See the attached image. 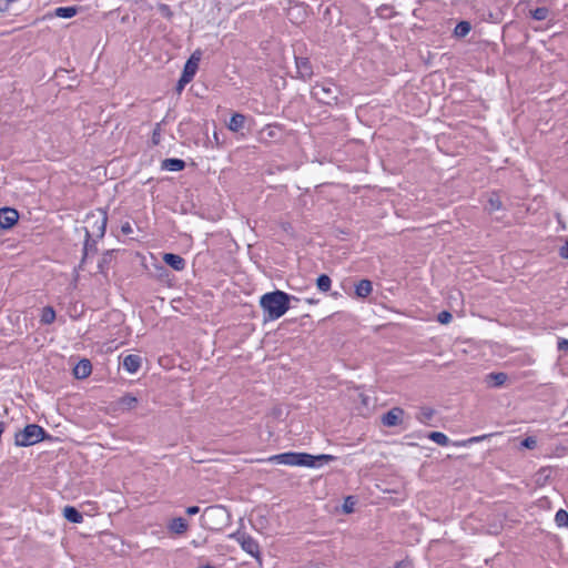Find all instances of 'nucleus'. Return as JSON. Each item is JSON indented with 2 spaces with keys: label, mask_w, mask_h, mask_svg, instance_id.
<instances>
[{
  "label": "nucleus",
  "mask_w": 568,
  "mask_h": 568,
  "mask_svg": "<svg viewBox=\"0 0 568 568\" xmlns=\"http://www.w3.org/2000/svg\"><path fill=\"white\" fill-rule=\"evenodd\" d=\"M121 231H122V233H123V234H125V235L131 234V233H132V226H131V224H130L129 222H126V223L122 224V226H121Z\"/></svg>",
  "instance_id": "nucleus-37"
},
{
  "label": "nucleus",
  "mask_w": 568,
  "mask_h": 568,
  "mask_svg": "<svg viewBox=\"0 0 568 568\" xmlns=\"http://www.w3.org/2000/svg\"><path fill=\"white\" fill-rule=\"evenodd\" d=\"M557 348H558L559 352L568 351V339L559 338L558 343H557Z\"/></svg>",
  "instance_id": "nucleus-32"
},
{
  "label": "nucleus",
  "mask_w": 568,
  "mask_h": 568,
  "mask_svg": "<svg viewBox=\"0 0 568 568\" xmlns=\"http://www.w3.org/2000/svg\"><path fill=\"white\" fill-rule=\"evenodd\" d=\"M518 448L535 449L537 447V439L534 436H528L520 440L517 445Z\"/></svg>",
  "instance_id": "nucleus-28"
},
{
  "label": "nucleus",
  "mask_w": 568,
  "mask_h": 568,
  "mask_svg": "<svg viewBox=\"0 0 568 568\" xmlns=\"http://www.w3.org/2000/svg\"><path fill=\"white\" fill-rule=\"evenodd\" d=\"M558 254L561 258L568 260V241L559 248Z\"/></svg>",
  "instance_id": "nucleus-34"
},
{
  "label": "nucleus",
  "mask_w": 568,
  "mask_h": 568,
  "mask_svg": "<svg viewBox=\"0 0 568 568\" xmlns=\"http://www.w3.org/2000/svg\"><path fill=\"white\" fill-rule=\"evenodd\" d=\"M197 68L199 67L195 65L193 61H186L182 74L185 75V78L192 80L197 71Z\"/></svg>",
  "instance_id": "nucleus-27"
},
{
  "label": "nucleus",
  "mask_w": 568,
  "mask_h": 568,
  "mask_svg": "<svg viewBox=\"0 0 568 568\" xmlns=\"http://www.w3.org/2000/svg\"><path fill=\"white\" fill-rule=\"evenodd\" d=\"M333 459L334 456L326 454L314 456L307 453L287 452L273 455L267 458V462L287 466H305L313 468L322 465L318 462H329Z\"/></svg>",
  "instance_id": "nucleus-3"
},
{
  "label": "nucleus",
  "mask_w": 568,
  "mask_h": 568,
  "mask_svg": "<svg viewBox=\"0 0 568 568\" xmlns=\"http://www.w3.org/2000/svg\"><path fill=\"white\" fill-rule=\"evenodd\" d=\"M316 285L321 292L326 293L331 290L332 280L328 275L321 274L316 280Z\"/></svg>",
  "instance_id": "nucleus-22"
},
{
  "label": "nucleus",
  "mask_w": 568,
  "mask_h": 568,
  "mask_svg": "<svg viewBox=\"0 0 568 568\" xmlns=\"http://www.w3.org/2000/svg\"><path fill=\"white\" fill-rule=\"evenodd\" d=\"M471 30V26L468 21H460L456 24L454 29V34L457 38H464L466 37Z\"/></svg>",
  "instance_id": "nucleus-21"
},
{
  "label": "nucleus",
  "mask_w": 568,
  "mask_h": 568,
  "mask_svg": "<svg viewBox=\"0 0 568 568\" xmlns=\"http://www.w3.org/2000/svg\"><path fill=\"white\" fill-rule=\"evenodd\" d=\"M191 81H192L191 79L185 78V75L182 74L180 80H179V83H178V89L182 90L184 88V85L187 84Z\"/></svg>",
  "instance_id": "nucleus-36"
},
{
  "label": "nucleus",
  "mask_w": 568,
  "mask_h": 568,
  "mask_svg": "<svg viewBox=\"0 0 568 568\" xmlns=\"http://www.w3.org/2000/svg\"><path fill=\"white\" fill-rule=\"evenodd\" d=\"M160 140H161V126L160 124L158 123L152 132V143L154 145H158L160 143Z\"/></svg>",
  "instance_id": "nucleus-29"
},
{
  "label": "nucleus",
  "mask_w": 568,
  "mask_h": 568,
  "mask_svg": "<svg viewBox=\"0 0 568 568\" xmlns=\"http://www.w3.org/2000/svg\"><path fill=\"white\" fill-rule=\"evenodd\" d=\"M555 523L558 527L568 528V513L565 509H559L555 515Z\"/></svg>",
  "instance_id": "nucleus-25"
},
{
  "label": "nucleus",
  "mask_w": 568,
  "mask_h": 568,
  "mask_svg": "<svg viewBox=\"0 0 568 568\" xmlns=\"http://www.w3.org/2000/svg\"><path fill=\"white\" fill-rule=\"evenodd\" d=\"M405 412L400 407H394L382 416V423L387 427H395L402 423Z\"/></svg>",
  "instance_id": "nucleus-9"
},
{
  "label": "nucleus",
  "mask_w": 568,
  "mask_h": 568,
  "mask_svg": "<svg viewBox=\"0 0 568 568\" xmlns=\"http://www.w3.org/2000/svg\"><path fill=\"white\" fill-rule=\"evenodd\" d=\"M373 292V284L369 280H361L355 285V294L357 297L365 298Z\"/></svg>",
  "instance_id": "nucleus-13"
},
{
  "label": "nucleus",
  "mask_w": 568,
  "mask_h": 568,
  "mask_svg": "<svg viewBox=\"0 0 568 568\" xmlns=\"http://www.w3.org/2000/svg\"><path fill=\"white\" fill-rule=\"evenodd\" d=\"M428 438L440 446H447L449 443V438L447 437V435H445L442 432H432L428 435Z\"/></svg>",
  "instance_id": "nucleus-23"
},
{
  "label": "nucleus",
  "mask_w": 568,
  "mask_h": 568,
  "mask_svg": "<svg viewBox=\"0 0 568 568\" xmlns=\"http://www.w3.org/2000/svg\"><path fill=\"white\" fill-rule=\"evenodd\" d=\"M434 416V410L429 407H423L418 415H417V419L420 422V423H424L426 424L427 422H429Z\"/></svg>",
  "instance_id": "nucleus-26"
},
{
  "label": "nucleus",
  "mask_w": 568,
  "mask_h": 568,
  "mask_svg": "<svg viewBox=\"0 0 568 568\" xmlns=\"http://www.w3.org/2000/svg\"><path fill=\"white\" fill-rule=\"evenodd\" d=\"M64 518L72 524H80L83 520L82 514L72 506H65L63 509Z\"/></svg>",
  "instance_id": "nucleus-15"
},
{
  "label": "nucleus",
  "mask_w": 568,
  "mask_h": 568,
  "mask_svg": "<svg viewBox=\"0 0 568 568\" xmlns=\"http://www.w3.org/2000/svg\"><path fill=\"white\" fill-rule=\"evenodd\" d=\"M200 511V507L197 506H190L186 508V514L190 516L196 515Z\"/></svg>",
  "instance_id": "nucleus-38"
},
{
  "label": "nucleus",
  "mask_w": 568,
  "mask_h": 568,
  "mask_svg": "<svg viewBox=\"0 0 568 568\" xmlns=\"http://www.w3.org/2000/svg\"><path fill=\"white\" fill-rule=\"evenodd\" d=\"M169 529L176 535H182L187 530V523L182 517L173 518L169 524Z\"/></svg>",
  "instance_id": "nucleus-16"
},
{
  "label": "nucleus",
  "mask_w": 568,
  "mask_h": 568,
  "mask_svg": "<svg viewBox=\"0 0 568 568\" xmlns=\"http://www.w3.org/2000/svg\"><path fill=\"white\" fill-rule=\"evenodd\" d=\"M158 271L160 272V276H162L163 273L166 272V270L163 266L158 267Z\"/></svg>",
  "instance_id": "nucleus-40"
},
{
  "label": "nucleus",
  "mask_w": 568,
  "mask_h": 568,
  "mask_svg": "<svg viewBox=\"0 0 568 568\" xmlns=\"http://www.w3.org/2000/svg\"><path fill=\"white\" fill-rule=\"evenodd\" d=\"M245 116L241 113H234L227 124V128L232 132H239L244 128Z\"/></svg>",
  "instance_id": "nucleus-17"
},
{
  "label": "nucleus",
  "mask_w": 568,
  "mask_h": 568,
  "mask_svg": "<svg viewBox=\"0 0 568 568\" xmlns=\"http://www.w3.org/2000/svg\"><path fill=\"white\" fill-rule=\"evenodd\" d=\"M296 74L297 78L306 81L313 75V68L308 58L295 57Z\"/></svg>",
  "instance_id": "nucleus-8"
},
{
  "label": "nucleus",
  "mask_w": 568,
  "mask_h": 568,
  "mask_svg": "<svg viewBox=\"0 0 568 568\" xmlns=\"http://www.w3.org/2000/svg\"><path fill=\"white\" fill-rule=\"evenodd\" d=\"M311 94L318 102L329 105L337 101L338 90L334 83L323 82L314 84Z\"/></svg>",
  "instance_id": "nucleus-5"
},
{
  "label": "nucleus",
  "mask_w": 568,
  "mask_h": 568,
  "mask_svg": "<svg viewBox=\"0 0 568 568\" xmlns=\"http://www.w3.org/2000/svg\"><path fill=\"white\" fill-rule=\"evenodd\" d=\"M84 223V253L87 254L88 251L95 244L97 240H100L104 236L108 223V213L104 209H97L95 211L87 214Z\"/></svg>",
  "instance_id": "nucleus-2"
},
{
  "label": "nucleus",
  "mask_w": 568,
  "mask_h": 568,
  "mask_svg": "<svg viewBox=\"0 0 568 568\" xmlns=\"http://www.w3.org/2000/svg\"><path fill=\"white\" fill-rule=\"evenodd\" d=\"M355 501L353 497H347L344 501L343 508L345 513H352L354 508Z\"/></svg>",
  "instance_id": "nucleus-31"
},
{
  "label": "nucleus",
  "mask_w": 568,
  "mask_h": 568,
  "mask_svg": "<svg viewBox=\"0 0 568 568\" xmlns=\"http://www.w3.org/2000/svg\"><path fill=\"white\" fill-rule=\"evenodd\" d=\"M162 258H163L165 264H168L174 271H178V272L183 271L185 268V266H186L185 260L182 256L178 255V254L164 253Z\"/></svg>",
  "instance_id": "nucleus-10"
},
{
  "label": "nucleus",
  "mask_w": 568,
  "mask_h": 568,
  "mask_svg": "<svg viewBox=\"0 0 568 568\" xmlns=\"http://www.w3.org/2000/svg\"><path fill=\"white\" fill-rule=\"evenodd\" d=\"M185 168V162L181 159H165L162 162V169L171 172H179Z\"/></svg>",
  "instance_id": "nucleus-14"
},
{
  "label": "nucleus",
  "mask_w": 568,
  "mask_h": 568,
  "mask_svg": "<svg viewBox=\"0 0 568 568\" xmlns=\"http://www.w3.org/2000/svg\"><path fill=\"white\" fill-rule=\"evenodd\" d=\"M481 439V437H473L469 439L470 443H476V442H479Z\"/></svg>",
  "instance_id": "nucleus-42"
},
{
  "label": "nucleus",
  "mask_w": 568,
  "mask_h": 568,
  "mask_svg": "<svg viewBox=\"0 0 568 568\" xmlns=\"http://www.w3.org/2000/svg\"><path fill=\"white\" fill-rule=\"evenodd\" d=\"M201 568H214V567H212V566H210V565H206V566H203V567H201Z\"/></svg>",
  "instance_id": "nucleus-43"
},
{
  "label": "nucleus",
  "mask_w": 568,
  "mask_h": 568,
  "mask_svg": "<svg viewBox=\"0 0 568 568\" xmlns=\"http://www.w3.org/2000/svg\"><path fill=\"white\" fill-rule=\"evenodd\" d=\"M292 298L297 300L295 296L278 290L262 295L260 305L265 314V320L274 321L283 316L288 311Z\"/></svg>",
  "instance_id": "nucleus-1"
},
{
  "label": "nucleus",
  "mask_w": 568,
  "mask_h": 568,
  "mask_svg": "<svg viewBox=\"0 0 568 568\" xmlns=\"http://www.w3.org/2000/svg\"><path fill=\"white\" fill-rule=\"evenodd\" d=\"M487 382H488V385L491 386V387H496L497 386V372H491L488 376H487Z\"/></svg>",
  "instance_id": "nucleus-33"
},
{
  "label": "nucleus",
  "mask_w": 568,
  "mask_h": 568,
  "mask_svg": "<svg viewBox=\"0 0 568 568\" xmlns=\"http://www.w3.org/2000/svg\"><path fill=\"white\" fill-rule=\"evenodd\" d=\"M200 60H201V52L197 50L192 53V55L190 57V59L187 61H193L194 64L199 67Z\"/></svg>",
  "instance_id": "nucleus-35"
},
{
  "label": "nucleus",
  "mask_w": 568,
  "mask_h": 568,
  "mask_svg": "<svg viewBox=\"0 0 568 568\" xmlns=\"http://www.w3.org/2000/svg\"><path fill=\"white\" fill-rule=\"evenodd\" d=\"M452 314L447 311H443L438 314V322L442 324H448L452 321Z\"/></svg>",
  "instance_id": "nucleus-30"
},
{
  "label": "nucleus",
  "mask_w": 568,
  "mask_h": 568,
  "mask_svg": "<svg viewBox=\"0 0 568 568\" xmlns=\"http://www.w3.org/2000/svg\"><path fill=\"white\" fill-rule=\"evenodd\" d=\"M209 510H223V508L222 507H209L206 509V511H209Z\"/></svg>",
  "instance_id": "nucleus-41"
},
{
  "label": "nucleus",
  "mask_w": 568,
  "mask_h": 568,
  "mask_svg": "<svg viewBox=\"0 0 568 568\" xmlns=\"http://www.w3.org/2000/svg\"><path fill=\"white\" fill-rule=\"evenodd\" d=\"M55 320V312L53 310V307L51 306H45L42 308V312H41V318H40V322L42 324H45V325H49V324H52Z\"/></svg>",
  "instance_id": "nucleus-20"
},
{
  "label": "nucleus",
  "mask_w": 568,
  "mask_h": 568,
  "mask_svg": "<svg viewBox=\"0 0 568 568\" xmlns=\"http://www.w3.org/2000/svg\"><path fill=\"white\" fill-rule=\"evenodd\" d=\"M138 403V399L136 397L128 394V395H124L123 397L120 398L119 400V405L121 406V408L123 409H132L135 407Z\"/></svg>",
  "instance_id": "nucleus-24"
},
{
  "label": "nucleus",
  "mask_w": 568,
  "mask_h": 568,
  "mask_svg": "<svg viewBox=\"0 0 568 568\" xmlns=\"http://www.w3.org/2000/svg\"><path fill=\"white\" fill-rule=\"evenodd\" d=\"M141 363L142 359L139 355L129 354L123 358L122 365L128 373L134 374L140 369Z\"/></svg>",
  "instance_id": "nucleus-11"
},
{
  "label": "nucleus",
  "mask_w": 568,
  "mask_h": 568,
  "mask_svg": "<svg viewBox=\"0 0 568 568\" xmlns=\"http://www.w3.org/2000/svg\"><path fill=\"white\" fill-rule=\"evenodd\" d=\"M507 378V374L499 372V387L506 383Z\"/></svg>",
  "instance_id": "nucleus-39"
},
{
  "label": "nucleus",
  "mask_w": 568,
  "mask_h": 568,
  "mask_svg": "<svg viewBox=\"0 0 568 568\" xmlns=\"http://www.w3.org/2000/svg\"><path fill=\"white\" fill-rule=\"evenodd\" d=\"M550 10L547 7H538L529 10V16L536 21H544L548 19Z\"/></svg>",
  "instance_id": "nucleus-19"
},
{
  "label": "nucleus",
  "mask_w": 568,
  "mask_h": 568,
  "mask_svg": "<svg viewBox=\"0 0 568 568\" xmlns=\"http://www.w3.org/2000/svg\"><path fill=\"white\" fill-rule=\"evenodd\" d=\"M45 435L47 433L41 426L29 424L16 434L14 444L19 447H29L43 440Z\"/></svg>",
  "instance_id": "nucleus-4"
},
{
  "label": "nucleus",
  "mask_w": 568,
  "mask_h": 568,
  "mask_svg": "<svg viewBox=\"0 0 568 568\" xmlns=\"http://www.w3.org/2000/svg\"><path fill=\"white\" fill-rule=\"evenodd\" d=\"M78 7H59L54 10L53 14L54 17L62 18V19H70L73 18L78 13Z\"/></svg>",
  "instance_id": "nucleus-18"
},
{
  "label": "nucleus",
  "mask_w": 568,
  "mask_h": 568,
  "mask_svg": "<svg viewBox=\"0 0 568 568\" xmlns=\"http://www.w3.org/2000/svg\"><path fill=\"white\" fill-rule=\"evenodd\" d=\"M92 372L91 362L87 358H83L78 362V364L73 368V374L75 378L83 379L87 378Z\"/></svg>",
  "instance_id": "nucleus-12"
},
{
  "label": "nucleus",
  "mask_w": 568,
  "mask_h": 568,
  "mask_svg": "<svg viewBox=\"0 0 568 568\" xmlns=\"http://www.w3.org/2000/svg\"><path fill=\"white\" fill-rule=\"evenodd\" d=\"M231 538L234 539L246 554L251 555L253 558H260V545L252 536L246 532L236 531L231 535Z\"/></svg>",
  "instance_id": "nucleus-6"
},
{
  "label": "nucleus",
  "mask_w": 568,
  "mask_h": 568,
  "mask_svg": "<svg viewBox=\"0 0 568 568\" xmlns=\"http://www.w3.org/2000/svg\"><path fill=\"white\" fill-rule=\"evenodd\" d=\"M19 220V213L12 207L0 209V229H11Z\"/></svg>",
  "instance_id": "nucleus-7"
}]
</instances>
